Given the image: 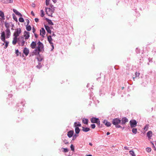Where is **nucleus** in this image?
<instances>
[{
  "instance_id": "obj_57",
  "label": "nucleus",
  "mask_w": 156,
  "mask_h": 156,
  "mask_svg": "<svg viewBox=\"0 0 156 156\" xmlns=\"http://www.w3.org/2000/svg\"><path fill=\"white\" fill-rule=\"evenodd\" d=\"M9 97H10V98H11L12 97V94H9Z\"/></svg>"
},
{
  "instance_id": "obj_47",
  "label": "nucleus",
  "mask_w": 156,
  "mask_h": 156,
  "mask_svg": "<svg viewBox=\"0 0 156 156\" xmlns=\"http://www.w3.org/2000/svg\"><path fill=\"white\" fill-rule=\"evenodd\" d=\"M26 21L27 22V25H29V23H30V21L28 19H26Z\"/></svg>"
},
{
  "instance_id": "obj_64",
  "label": "nucleus",
  "mask_w": 156,
  "mask_h": 156,
  "mask_svg": "<svg viewBox=\"0 0 156 156\" xmlns=\"http://www.w3.org/2000/svg\"><path fill=\"white\" fill-rule=\"evenodd\" d=\"M86 156H92L91 155L89 154V155H87Z\"/></svg>"
},
{
  "instance_id": "obj_50",
  "label": "nucleus",
  "mask_w": 156,
  "mask_h": 156,
  "mask_svg": "<svg viewBox=\"0 0 156 156\" xmlns=\"http://www.w3.org/2000/svg\"><path fill=\"white\" fill-rule=\"evenodd\" d=\"M35 21L36 22H38L39 21V19L37 18H35L34 19Z\"/></svg>"
},
{
  "instance_id": "obj_33",
  "label": "nucleus",
  "mask_w": 156,
  "mask_h": 156,
  "mask_svg": "<svg viewBox=\"0 0 156 156\" xmlns=\"http://www.w3.org/2000/svg\"><path fill=\"white\" fill-rule=\"evenodd\" d=\"M149 125L148 124H147L145 126H144V129L145 131H147V130L148 128H149Z\"/></svg>"
},
{
  "instance_id": "obj_40",
  "label": "nucleus",
  "mask_w": 156,
  "mask_h": 156,
  "mask_svg": "<svg viewBox=\"0 0 156 156\" xmlns=\"http://www.w3.org/2000/svg\"><path fill=\"white\" fill-rule=\"evenodd\" d=\"M151 148L150 147H148L146 148V151L148 152H151Z\"/></svg>"
},
{
  "instance_id": "obj_55",
  "label": "nucleus",
  "mask_w": 156,
  "mask_h": 156,
  "mask_svg": "<svg viewBox=\"0 0 156 156\" xmlns=\"http://www.w3.org/2000/svg\"><path fill=\"white\" fill-rule=\"evenodd\" d=\"M124 148L125 150H128V147H126V146L124 147Z\"/></svg>"
},
{
  "instance_id": "obj_49",
  "label": "nucleus",
  "mask_w": 156,
  "mask_h": 156,
  "mask_svg": "<svg viewBox=\"0 0 156 156\" xmlns=\"http://www.w3.org/2000/svg\"><path fill=\"white\" fill-rule=\"evenodd\" d=\"M32 30H33V32L34 34L35 33V32L36 31V30H35V29L34 28V27H33V28Z\"/></svg>"
},
{
  "instance_id": "obj_2",
  "label": "nucleus",
  "mask_w": 156,
  "mask_h": 156,
  "mask_svg": "<svg viewBox=\"0 0 156 156\" xmlns=\"http://www.w3.org/2000/svg\"><path fill=\"white\" fill-rule=\"evenodd\" d=\"M45 11L47 14L49 16L52 17V15L55 10L53 6H51V8H45Z\"/></svg>"
},
{
  "instance_id": "obj_16",
  "label": "nucleus",
  "mask_w": 156,
  "mask_h": 156,
  "mask_svg": "<svg viewBox=\"0 0 156 156\" xmlns=\"http://www.w3.org/2000/svg\"><path fill=\"white\" fill-rule=\"evenodd\" d=\"M74 133L73 130H70L68 132L67 136L69 138L72 137Z\"/></svg>"
},
{
  "instance_id": "obj_37",
  "label": "nucleus",
  "mask_w": 156,
  "mask_h": 156,
  "mask_svg": "<svg viewBox=\"0 0 156 156\" xmlns=\"http://www.w3.org/2000/svg\"><path fill=\"white\" fill-rule=\"evenodd\" d=\"M41 16L42 17H43L44 16V12L43 10H41Z\"/></svg>"
},
{
  "instance_id": "obj_31",
  "label": "nucleus",
  "mask_w": 156,
  "mask_h": 156,
  "mask_svg": "<svg viewBox=\"0 0 156 156\" xmlns=\"http://www.w3.org/2000/svg\"><path fill=\"white\" fill-rule=\"evenodd\" d=\"M5 26L6 28V29H9L10 24L9 23H8L6 22H5Z\"/></svg>"
},
{
  "instance_id": "obj_21",
  "label": "nucleus",
  "mask_w": 156,
  "mask_h": 156,
  "mask_svg": "<svg viewBox=\"0 0 156 156\" xmlns=\"http://www.w3.org/2000/svg\"><path fill=\"white\" fill-rule=\"evenodd\" d=\"M152 136V132L151 131H150L148 132L147 133V136L149 138H151Z\"/></svg>"
},
{
  "instance_id": "obj_36",
  "label": "nucleus",
  "mask_w": 156,
  "mask_h": 156,
  "mask_svg": "<svg viewBox=\"0 0 156 156\" xmlns=\"http://www.w3.org/2000/svg\"><path fill=\"white\" fill-rule=\"evenodd\" d=\"M78 136V134H75L73 136L72 140H74L76 138V137H77Z\"/></svg>"
},
{
  "instance_id": "obj_7",
  "label": "nucleus",
  "mask_w": 156,
  "mask_h": 156,
  "mask_svg": "<svg viewBox=\"0 0 156 156\" xmlns=\"http://www.w3.org/2000/svg\"><path fill=\"white\" fill-rule=\"evenodd\" d=\"M37 44L38 46L37 47V48L38 50H40V51H41V49L43 48H44V45L40 41H39L38 42Z\"/></svg>"
},
{
  "instance_id": "obj_27",
  "label": "nucleus",
  "mask_w": 156,
  "mask_h": 156,
  "mask_svg": "<svg viewBox=\"0 0 156 156\" xmlns=\"http://www.w3.org/2000/svg\"><path fill=\"white\" fill-rule=\"evenodd\" d=\"M38 56L37 57V59L39 62L41 61L43 59V57L40 56V55H38Z\"/></svg>"
},
{
  "instance_id": "obj_17",
  "label": "nucleus",
  "mask_w": 156,
  "mask_h": 156,
  "mask_svg": "<svg viewBox=\"0 0 156 156\" xmlns=\"http://www.w3.org/2000/svg\"><path fill=\"white\" fill-rule=\"evenodd\" d=\"M13 11L17 15L20 16V17L22 16V15L16 10L13 9Z\"/></svg>"
},
{
  "instance_id": "obj_26",
  "label": "nucleus",
  "mask_w": 156,
  "mask_h": 156,
  "mask_svg": "<svg viewBox=\"0 0 156 156\" xmlns=\"http://www.w3.org/2000/svg\"><path fill=\"white\" fill-rule=\"evenodd\" d=\"M81 126V125L79 122H78V123H77L76 122H74V126L75 127H78V126Z\"/></svg>"
},
{
  "instance_id": "obj_5",
  "label": "nucleus",
  "mask_w": 156,
  "mask_h": 156,
  "mask_svg": "<svg viewBox=\"0 0 156 156\" xmlns=\"http://www.w3.org/2000/svg\"><path fill=\"white\" fill-rule=\"evenodd\" d=\"M129 122L131 128L135 127L136 126L137 122L135 120H131Z\"/></svg>"
},
{
  "instance_id": "obj_8",
  "label": "nucleus",
  "mask_w": 156,
  "mask_h": 156,
  "mask_svg": "<svg viewBox=\"0 0 156 156\" xmlns=\"http://www.w3.org/2000/svg\"><path fill=\"white\" fill-rule=\"evenodd\" d=\"M30 33L26 31H25L24 32V37H25V39H28L30 37Z\"/></svg>"
},
{
  "instance_id": "obj_3",
  "label": "nucleus",
  "mask_w": 156,
  "mask_h": 156,
  "mask_svg": "<svg viewBox=\"0 0 156 156\" xmlns=\"http://www.w3.org/2000/svg\"><path fill=\"white\" fill-rule=\"evenodd\" d=\"M1 39L2 41L5 43L4 48H6L8 46L9 42L6 41L5 40V34L4 31H3L1 33Z\"/></svg>"
},
{
  "instance_id": "obj_1",
  "label": "nucleus",
  "mask_w": 156,
  "mask_h": 156,
  "mask_svg": "<svg viewBox=\"0 0 156 156\" xmlns=\"http://www.w3.org/2000/svg\"><path fill=\"white\" fill-rule=\"evenodd\" d=\"M121 120L118 118H115L113 119L112 121V124L115 126V127L117 128H122V127L119 125L121 123Z\"/></svg>"
},
{
  "instance_id": "obj_38",
  "label": "nucleus",
  "mask_w": 156,
  "mask_h": 156,
  "mask_svg": "<svg viewBox=\"0 0 156 156\" xmlns=\"http://www.w3.org/2000/svg\"><path fill=\"white\" fill-rule=\"evenodd\" d=\"M19 21L20 22H23L24 21V19L23 18L20 17L19 19Z\"/></svg>"
},
{
  "instance_id": "obj_63",
  "label": "nucleus",
  "mask_w": 156,
  "mask_h": 156,
  "mask_svg": "<svg viewBox=\"0 0 156 156\" xmlns=\"http://www.w3.org/2000/svg\"><path fill=\"white\" fill-rule=\"evenodd\" d=\"M112 94L113 96H114L115 95V94L114 93H113Z\"/></svg>"
},
{
  "instance_id": "obj_58",
  "label": "nucleus",
  "mask_w": 156,
  "mask_h": 156,
  "mask_svg": "<svg viewBox=\"0 0 156 156\" xmlns=\"http://www.w3.org/2000/svg\"><path fill=\"white\" fill-rule=\"evenodd\" d=\"M52 36H55V35L54 34V33L53 32V34L52 35Z\"/></svg>"
},
{
  "instance_id": "obj_56",
  "label": "nucleus",
  "mask_w": 156,
  "mask_h": 156,
  "mask_svg": "<svg viewBox=\"0 0 156 156\" xmlns=\"http://www.w3.org/2000/svg\"><path fill=\"white\" fill-rule=\"evenodd\" d=\"M31 14L33 16H34V12H33V11H32L31 12Z\"/></svg>"
},
{
  "instance_id": "obj_34",
  "label": "nucleus",
  "mask_w": 156,
  "mask_h": 156,
  "mask_svg": "<svg viewBox=\"0 0 156 156\" xmlns=\"http://www.w3.org/2000/svg\"><path fill=\"white\" fill-rule=\"evenodd\" d=\"M12 17L13 19L16 22L18 21L17 19L15 16V15L14 14H12Z\"/></svg>"
},
{
  "instance_id": "obj_20",
  "label": "nucleus",
  "mask_w": 156,
  "mask_h": 156,
  "mask_svg": "<svg viewBox=\"0 0 156 156\" xmlns=\"http://www.w3.org/2000/svg\"><path fill=\"white\" fill-rule=\"evenodd\" d=\"M36 42L32 41L30 44V47L34 49L36 48Z\"/></svg>"
},
{
  "instance_id": "obj_14",
  "label": "nucleus",
  "mask_w": 156,
  "mask_h": 156,
  "mask_svg": "<svg viewBox=\"0 0 156 156\" xmlns=\"http://www.w3.org/2000/svg\"><path fill=\"white\" fill-rule=\"evenodd\" d=\"M103 123H104L106 126L107 127L110 126L111 123L108 121L107 120H104L103 121Z\"/></svg>"
},
{
  "instance_id": "obj_60",
  "label": "nucleus",
  "mask_w": 156,
  "mask_h": 156,
  "mask_svg": "<svg viewBox=\"0 0 156 156\" xmlns=\"http://www.w3.org/2000/svg\"><path fill=\"white\" fill-rule=\"evenodd\" d=\"M55 3L57 1V0H52Z\"/></svg>"
},
{
  "instance_id": "obj_46",
  "label": "nucleus",
  "mask_w": 156,
  "mask_h": 156,
  "mask_svg": "<svg viewBox=\"0 0 156 156\" xmlns=\"http://www.w3.org/2000/svg\"><path fill=\"white\" fill-rule=\"evenodd\" d=\"M50 0H46V5H48L49 4V1Z\"/></svg>"
},
{
  "instance_id": "obj_32",
  "label": "nucleus",
  "mask_w": 156,
  "mask_h": 156,
  "mask_svg": "<svg viewBox=\"0 0 156 156\" xmlns=\"http://www.w3.org/2000/svg\"><path fill=\"white\" fill-rule=\"evenodd\" d=\"M130 154L132 156H136V155L133 151H129Z\"/></svg>"
},
{
  "instance_id": "obj_35",
  "label": "nucleus",
  "mask_w": 156,
  "mask_h": 156,
  "mask_svg": "<svg viewBox=\"0 0 156 156\" xmlns=\"http://www.w3.org/2000/svg\"><path fill=\"white\" fill-rule=\"evenodd\" d=\"M132 132L134 134H136L137 132V129L136 128H133L132 130Z\"/></svg>"
},
{
  "instance_id": "obj_24",
  "label": "nucleus",
  "mask_w": 156,
  "mask_h": 156,
  "mask_svg": "<svg viewBox=\"0 0 156 156\" xmlns=\"http://www.w3.org/2000/svg\"><path fill=\"white\" fill-rule=\"evenodd\" d=\"M45 20L47 21V22H48V24L51 25H54V23L52 22L51 20L47 18H45Z\"/></svg>"
},
{
  "instance_id": "obj_41",
  "label": "nucleus",
  "mask_w": 156,
  "mask_h": 156,
  "mask_svg": "<svg viewBox=\"0 0 156 156\" xmlns=\"http://www.w3.org/2000/svg\"><path fill=\"white\" fill-rule=\"evenodd\" d=\"M48 41L52 40L51 36V35H49L48 37Z\"/></svg>"
},
{
  "instance_id": "obj_45",
  "label": "nucleus",
  "mask_w": 156,
  "mask_h": 156,
  "mask_svg": "<svg viewBox=\"0 0 156 156\" xmlns=\"http://www.w3.org/2000/svg\"><path fill=\"white\" fill-rule=\"evenodd\" d=\"M90 126L92 129H94L95 128L96 126L95 124H93L91 125Z\"/></svg>"
},
{
  "instance_id": "obj_12",
  "label": "nucleus",
  "mask_w": 156,
  "mask_h": 156,
  "mask_svg": "<svg viewBox=\"0 0 156 156\" xmlns=\"http://www.w3.org/2000/svg\"><path fill=\"white\" fill-rule=\"evenodd\" d=\"M1 2L4 4H8L12 3L13 0H1Z\"/></svg>"
},
{
  "instance_id": "obj_59",
  "label": "nucleus",
  "mask_w": 156,
  "mask_h": 156,
  "mask_svg": "<svg viewBox=\"0 0 156 156\" xmlns=\"http://www.w3.org/2000/svg\"><path fill=\"white\" fill-rule=\"evenodd\" d=\"M110 134V133L109 132H107L106 134H107V135H108Z\"/></svg>"
},
{
  "instance_id": "obj_51",
  "label": "nucleus",
  "mask_w": 156,
  "mask_h": 156,
  "mask_svg": "<svg viewBox=\"0 0 156 156\" xmlns=\"http://www.w3.org/2000/svg\"><path fill=\"white\" fill-rule=\"evenodd\" d=\"M48 42H49V43L51 44V45L52 44V45L53 44V42H52V41H48Z\"/></svg>"
},
{
  "instance_id": "obj_62",
  "label": "nucleus",
  "mask_w": 156,
  "mask_h": 156,
  "mask_svg": "<svg viewBox=\"0 0 156 156\" xmlns=\"http://www.w3.org/2000/svg\"><path fill=\"white\" fill-rule=\"evenodd\" d=\"M12 27H14V25L13 24H12Z\"/></svg>"
},
{
  "instance_id": "obj_11",
  "label": "nucleus",
  "mask_w": 156,
  "mask_h": 156,
  "mask_svg": "<svg viewBox=\"0 0 156 156\" xmlns=\"http://www.w3.org/2000/svg\"><path fill=\"white\" fill-rule=\"evenodd\" d=\"M99 119L98 118H96L95 117H93L90 119V121L92 123H97Z\"/></svg>"
},
{
  "instance_id": "obj_22",
  "label": "nucleus",
  "mask_w": 156,
  "mask_h": 156,
  "mask_svg": "<svg viewBox=\"0 0 156 156\" xmlns=\"http://www.w3.org/2000/svg\"><path fill=\"white\" fill-rule=\"evenodd\" d=\"M17 37H14L13 38V40L12 41V43L13 45H15L17 42Z\"/></svg>"
},
{
  "instance_id": "obj_13",
  "label": "nucleus",
  "mask_w": 156,
  "mask_h": 156,
  "mask_svg": "<svg viewBox=\"0 0 156 156\" xmlns=\"http://www.w3.org/2000/svg\"><path fill=\"white\" fill-rule=\"evenodd\" d=\"M44 27L47 32L51 34V31L50 30V27L46 25H44Z\"/></svg>"
},
{
  "instance_id": "obj_10",
  "label": "nucleus",
  "mask_w": 156,
  "mask_h": 156,
  "mask_svg": "<svg viewBox=\"0 0 156 156\" xmlns=\"http://www.w3.org/2000/svg\"><path fill=\"white\" fill-rule=\"evenodd\" d=\"M5 32L6 33V38H9L11 35V32L9 29H6L5 30Z\"/></svg>"
},
{
  "instance_id": "obj_42",
  "label": "nucleus",
  "mask_w": 156,
  "mask_h": 156,
  "mask_svg": "<svg viewBox=\"0 0 156 156\" xmlns=\"http://www.w3.org/2000/svg\"><path fill=\"white\" fill-rule=\"evenodd\" d=\"M70 148L71 149V150L72 151H74V146L73 144H71L70 146Z\"/></svg>"
},
{
  "instance_id": "obj_48",
  "label": "nucleus",
  "mask_w": 156,
  "mask_h": 156,
  "mask_svg": "<svg viewBox=\"0 0 156 156\" xmlns=\"http://www.w3.org/2000/svg\"><path fill=\"white\" fill-rule=\"evenodd\" d=\"M16 54L17 56L19 55V51L18 49L16 50Z\"/></svg>"
},
{
  "instance_id": "obj_43",
  "label": "nucleus",
  "mask_w": 156,
  "mask_h": 156,
  "mask_svg": "<svg viewBox=\"0 0 156 156\" xmlns=\"http://www.w3.org/2000/svg\"><path fill=\"white\" fill-rule=\"evenodd\" d=\"M62 149H63L64 150H63V151L64 152H67L68 151V149L67 148H62Z\"/></svg>"
},
{
  "instance_id": "obj_29",
  "label": "nucleus",
  "mask_w": 156,
  "mask_h": 156,
  "mask_svg": "<svg viewBox=\"0 0 156 156\" xmlns=\"http://www.w3.org/2000/svg\"><path fill=\"white\" fill-rule=\"evenodd\" d=\"M31 27L30 25H26V29L28 31H30L31 30Z\"/></svg>"
},
{
  "instance_id": "obj_28",
  "label": "nucleus",
  "mask_w": 156,
  "mask_h": 156,
  "mask_svg": "<svg viewBox=\"0 0 156 156\" xmlns=\"http://www.w3.org/2000/svg\"><path fill=\"white\" fill-rule=\"evenodd\" d=\"M80 131V129L78 127H75V132L76 134H78L79 133Z\"/></svg>"
},
{
  "instance_id": "obj_44",
  "label": "nucleus",
  "mask_w": 156,
  "mask_h": 156,
  "mask_svg": "<svg viewBox=\"0 0 156 156\" xmlns=\"http://www.w3.org/2000/svg\"><path fill=\"white\" fill-rule=\"evenodd\" d=\"M140 75V73H139L136 72L135 73V77H138Z\"/></svg>"
},
{
  "instance_id": "obj_18",
  "label": "nucleus",
  "mask_w": 156,
  "mask_h": 156,
  "mask_svg": "<svg viewBox=\"0 0 156 156\" xmlns=\"http://www.w3.org/2000/svg\"><path fill=\"white\" fill-rule=\"evenodd\" d=\"M41 51H40V50H38V49L37 48L34 50V53L35 55H39V53Z\"/></svg>"
},
{
  "instance_id": "obj_15",
  "label": "nucleus",
  "mask_w": 156,
  "mask_h": 156,
  "mask_svg": "<svg viewBox=\"0 0 156 156\" xmlns=\"http://www.w3.org/2000/svg\"><path fill=\"white\" fill-rule=\"evenodd\" d=\"M29 50L27 48H25L23 50V53L26 55L27 56L29 53Z\"/></svg>"
},
{
  "instance_id": "obj_4",
  "label": "nucleus",
  "mask_w": 156,
  "mask_h": 156,
  "mask_svg": "<svg viewBox=\"0 0 156 156\" xmlns=\"http://www.w3.org/2000/svg\"><path fill=\"white\" fill-rule=\"evenodd\" d=\"M21 33V29L20 28H17L15 30V32L13 34L14 37H18Z\"/></svg>"
},
{
  "instance_id": "obj_54",
  "label": "nucleus",
  "mask_w": 156,
  "mask_h": 156,
  "mask_svg": "<svg viewBox=\"0 0 156 156\" xmlns=\"http://www.w3.org/2000/svg\"><path fill=\"white\" fill-rule=\"evenodd\" d=\"M51 46L52 47V48L51 49V50H52L54 48V45H53H53L52 44Z\"/></svg>"
},
{
  "instance_id": "obj_9",
  "label": "nucleus",
  "mask_w": 156,
  "mask_h": 156,
  "mask_svg": "<svg viewBox=\"0 0 156 156\" xmlns=\"http://www.w3.org/2000/svg\"><path fill=\"white\" fill-rule=\"evenodd\" d=\"M122 121L121 122V124L122 125H124L125 123L128 122V119L126 118V117H123L122 119L121 120Z\"/></svg>"
},
{
  "instance_id": "obj_19",
  "label": "nucleus",
  "mask_w": 156,
  "mask_h": 156,
  "mask_svg": "<svg viewBox=\"0 0 156 156\" xmlns=\"http://www.w3.org/2000/svg\"><path fill=\"white\" fill-rule=\"evenodd\" d=\"M45 31L43 28H41V29L40 30V35L44 37V35H45Z\"/></svg>"
},
{
  "instance_id": "obj_6",
  "label": "nucleus",
  "mask_w": 156,
  "mask_h": 156,
  "mask_svg": "<svg viewBox=\"0 0 156 156\" xmlns=\"http://www.w3.org/2000/svg\"><path fill=\"white\" fill-rule=\"evenodd\" d=\"M21 40H22V41H21L20 40H19V38H18V44L19 45H21L22 46H23L24 45L25 41H24V37H23L21 36Z\"/></svg>"
},
{
  "instance_id": "obj_25",
  "label": "nucleus",
  "mask_w": 156,
  "mask_h": 156,
  "mask_svg": "<svg viewBox=\"0 0 156 156\" xmlns=\"http://www.w3.org/2000/svg\"><path fill=\"white\" fill-rule=\"evenodd\" d=\"M0 16L2 17L3 20H5V16L4 12L1 10H0Z\"/></svg>"
},
{
  "instance_id": "obj_53",
  "label": "nucleus",
  "mask_w": 156,
  "mask_h": 156,
  "mask_svg": "<svg viewBox=\"0 0 156 156\" xmlns=\"http://www.w3.org/2000/svg\"><path fill=\"white\" fill-rule=\"evenodd\" d=\"M35 37V38H37L38 37V35L36 33L34 34Z\"/></svg>"
},
{
  "instance_id": "obj_52",
  "label": "nucleus",
  "mask_w": 156,
  "mask_h": 156,
  "mask_svg": "<svg viewBox=\"0 0 156 156\" xmlns=\"http://www.w3.org/2000/svg\"><path fill=\"white\" fill-rule=\"evenodd\" d=\"M99 126H100V121L99 120L98 121V122L96 123Z\"/></svg>"
},
{
  "instance_id": "obj_23",
  "label": "nucleus",
  "mask_w": 156,
  "mask_h": 156,
  "mask_svg": "<svg viewBox=\"0 0 156 156\" xmlns=\"http://www.w3.org/2000/svg\"><path fill=\"white\" fill-rule=\"evenodd\" d=\"M82 127V131L84 132H87L90 130L89 128L88 127Z\"/></svg>"
},
{
  "instance_id": "obj_30",
  "label": "nucleus",
  "mask_w": 156,
  "mask_h": 156,
  "mask_svg": "<svg viewBox=\"0 0 156 156\" xmlns=\"http://www.w3.org/2000/svg\"><path fill=\"white\" fill-rule=\"evenodd\" d=\"M88 119H84L82 120L83 122L86 124H88Z\"/></svg>"
},
{
  "instance_id": "obj_61",
  "label": "nucleus",
  "mask_w": 156,
  "mask_h": 156,
  "mask_svg": "<svg viewBox=\"0 0 156 156\" xmlns=\"http://www.w3.org/2000/svg\"><path fill=\"white\" fill-rule=\"evenodd\" d=\"M89 144L90 145V146H92V144L91 143H89Z\"/></svg>"
},
{
  "instance_id": "obj_39",
  "label": "nucleus",
  "mask_w": 156,
  "mask_h": 156,
  "mask_svg": "<svg viewBox=\"0 0 156 156\" xmlns=\"http://www.w3.org/2000/svg\"><path fill=\"white\" fill-rule=\"evenodd\" d=\"M42 67V65L40 63H38V65L36 66V67L38 69L41 68Z\"/></svg>"
}]
</instances>
